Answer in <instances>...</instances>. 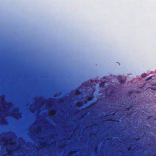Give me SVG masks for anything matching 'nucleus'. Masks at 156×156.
<instances>
[{"mask_svg":"<svg viewBox=\"0 0 156 156\" xmlns=\"http://www.w3.org/2000/svg\"><path fill=\"white\" fill-rule=\"evenodd\" d=\"M114 92H115L114 90H112L111 91L110 93L108 94H106V96L107 97H110L111 96V94L113 93Z\"/></svg>","mask_w":156,"mask_h":156,"instance_id":"1","label":"nucleus"},{"mask_svg":"<svg viewBox=\"0 0 156 156\" xmlns=\"http://www.w3.org/2000/svg\"><path fill=\"white\" fill-rule=\"evenodd\" d=\"M105 82H102L100 84H99V86L100 87H103L104 86V84H105Z\"/></svg>","mask_w":156,"mask_h":156,"instance_id":"2","label":"nucleus"},{"mask_svg":"<svg viewBox=\"0 0 156 156\" xmlns=\"http://www.w3.org/2000/svg\"><path fill=\"white\" fill-rule=\"evenodd\" d=\"M149 88L152 89V90H156V85H153L152 88Z\"/></svg>","mask_w":156,"mask_h":156,"instance_id":"3","label":"nucleus"},{"mask_svg":"<svg viewBox=\"0 0 156 156\" xmlns=\"http://www.w3.org/2000/svg\"><path fill=\"white\" fill-rule=\"evenodd\" d=\"M87 99L89 101L91 100L92 99V97L91 96H88V97Z\"/></svg>","mask_w":156,"mask_h":156,"instance_id":"4","label":"nucleus"},{"mask_svg":"<svg viewBox=\"0 0 156 156\" xmlns=\"http://www.w3.org/2000/svg\"><path fill=\"white\" fill-rule=\"evenodd\" d=\"M141 76H142V77L143 78H145V77H146L147 75H146V74H145V73H143L142 75Z\"/></svg>","mask_w":156,"mask_h":156,"instance_id":"5","label":"nucleus"},{"mask_svg":"<svg viewBox=\"0 0 156 156\" xmlns=\"http://www.w3.org/2000/svg\"><path fill=\"white\" fill-rule=\"evenodd\" d=\"M82 103L81 102H79L77 103V105L79 106H80L82 104Z\"/></svg>","mask_w":156,"mask_h":156,"instance_id":"6","label":"nucleus"},{"mask_svg":"<svg viewBox=\"0 0 156 156\" xmlns=\"http://www.w3.org/2000/svg\"><path fill=\"white\" fill-rule=\"evenodd\" d=\"M132 106H131V107H127L126 108V110L127 111H129L131 108L132 107Z\"/></svg>","mask_w":156,"mask_h":156,"instance_id":"7","label":"nucleus"},{"mask_svg":"<svg viewBox=\"0 0 156 156\" xmlns=\"http://www.w3.org/2000/svg\"><path fill=\"white\" fill-rule=\"evenodd\" d=\"M80 91H79L78 90H76L75 92V94H80Z\"/></svg>","mask_w":156,"mask_h":156,"instance_id":"8","label":"nucleus"},{"mask_svg":"<svg viewBox=\"0 0 156 156\" xmlns=\"http://www.w3.org/2000/svg\"><path fill=\"white\" fill-rule=\"evenodd\" d=\"M37 132H41V129L40 128H38L37 129Z\"/></svg>","mask_w":156,"mask_h":156,"instance_id":"9","label":"nucleus"},{"mask_svg":"<svg viewBox=\"0 0 156 156\" xmlns=\"http://www.w3.org/2000/svg\"><path fill=\"white\" fill-rule=\"evenodd\" d=\"M7 142H8V141H7V140H5V143H4V145L5 146H6V144H7Z\"/></svg>","mask_w":156,"mask_h":156,"instance_id":"10","label":"nucleus"},{"mask_svg":"<svg viewBox=\"0 0 156 156\" xmlns=\"http://www.w3.org/2000/svg\"><path fill=\"white\" fill-rule=\"evenodd\" d=\"M152 76H150V77H149V78H147V79L146 80H147V81H148L149 79H151V78H152Z\"/></svg>","mask_w":156,"mask_h":156,"instance_id":"11","label":"nucleus"},{"mask_svg":"<svg viewBox=\"0 0 156 156\" xmlns=\"http://www.w3.org/2000/svg\"><path fill=\"white\" fill-rule=\"evenodd\" d=\"M124 82V81H123V80H121V83H123Z\"/></svg>","mask_w":156,"mask_h":156,"instance_id":"12","label":"nucleus"},{"mask_svg":"<svg viewBox=\"0 0 156 156\" xmlns=\"http://www.w3.org/2000/svg\"><path fill=\"white\" fill-rule=\"evenodd\" d=\"M7 152H8V154H9V153H10L11 151H7Z\"/></svg>","mask_w":156,"mask_h":156,"instance_id":"13","label":"nucleus"},{"mask_svg":"<svg viewBox=\"0 0 156 156\" xmlns=\"http://www.w3.org/2000/svg\"><path fill=\"white\" fill-rule=\"evenodd\" d=\"M54 111H54V110H53L51 111V112H54Z\"/></svg>","mask_w":156,"mask_h":156,"instance_id":"14","label":"nucleus"},{"mask_svg":"<svg viewBox=\"0 0 156 156\" xmlns=\"http://www.w3.org/2000/svg\"><path fill=\"white\" fill-rule=\"evenodd\" d=\"M127 115L128 116H129V114H128Z\"/></svg>","mask_w":156,"mask_h":156,"instance_id":"15","label":"nucleus"},{"mask_svg":"<svg viewBox=\"0 0 156 156\" xmlns=\"http://www.w3.org/2000/svg\"><path fill=\"white\" fill-rule=\"evenodd\" d=\"M93 105V104H92L90 105Z\"/></svg>","mask_w":156,"mask_h":156,"instance_id":"16","label":"nucleus"}]
</instances>
